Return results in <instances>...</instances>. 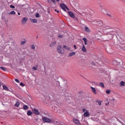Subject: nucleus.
<instances>
[{"label": "nucleus", "mask_w": 125, "mask_h": 125, "mask_svg": "<svg viewBox=\"0 0 125 125\" xmlns=\"http://www.w3.org/2000/svg\"><path fill=\"white\" fill-rule=\"evenodd\" d=\"M99 10L102 11V12L103 13V14H107V10L103 7L102 5H99Z\"/></svg>", "instance_id": "1"}, {"label": "nucleus", "mask_w": 125, "mask_h": 125, "mask_svg": "<svg viewBox=\"0 0 125 125\" xmlns=\"http://www.w3.org/2000/svg\"><path fill=\"white\" fill-rule=\"evenodd\" d=\"M42 121L43 123H47L48 124H50V123H51V119L46 117H43L42 118Z\"/></svg>", "instance_id": "2"}, {"label": "nucleus", "mask_w": 125, "mask_h": 125, "mask_svg": "<svg viewBox=\"0 0 125 125\" xmlns=\"http://www.w3.org/2000/svg\"><path fill=\"white\" fill-rule=\"evenodd\" d=\"M60 86H61L62 89H66L67 87V84L65 83V81H64L61 83Z\"/></svg>", "instance_id": "3"}, {"label": "nucleus", "mask_w": 125, "mask_h": 125, "mask_svg": "<svg viewBox=\"0 0 125 125\" xmlns=\"http://www.w3.org/2000/svg\"><path fill=\"white\" fill-rule=\"evenodd\" d=\"M62 48L61 46H58L57 48V51L60 54H63V52L62 51Z\"/></svg>", "instance_id": "4"}, {"label": "nucleus", "mask_w": 125, "mask_h": 125, "mask_svg": "<svg viewBox=\"0 0 125 125\" xmlns=\"http://www.w3.org/2000/svg\"><path fill=\"white\" fill-rule=\"evenodd\" d=\"M28 20V18H23L21 20V23L23 25H25L26 23H27V21Z\"/></svg>", "instance_id": "5"}, {"label": "nucleus", "mask_w": 125, "mask_h": 125, "mask_svg": "<svg viewBox=\"0 0 125 125\" xmlns=\"http://www.w3.org/2000/svg\"><path fill=\"white\" fill-rule=\"evenodd\" d=\"M32 112L35 115H39L40 114V111H39V110L36 108L32 109Z\"/></svg>", "instance_id": "6"}, {"label": "nucleus", "mask_w": 125, "mask_h": 125, "mask_svg": "<svg viewBox=\"0 0 125 125\" xmlns=\"http://www.w3.org/2000/svg\"><path fill=\"white\" fill-rule=\"evenodd\" d=\"M73 122L74 123H75V124H76V125H82L81 124V123H80V121H79V120L78 119H74L73 120Z\"/></svg>", "instance_id": "7"}, {"label": "nucleus", "mask_w": 125, "mask_h": 125, "mask_svg": "<svg viewBox=\"0 0 125 125\" xmlns=\"http://www.w3.org/2000/svg\"><path fill=\"white\" fill-rule=\"evenodd\" d=\"M90 88L92 89V92L94 93V94H97V92L96 91L95 88L93 87H90Z\"/></svg>", "instance_id": "8"}, {"label": "nucleus", "mask_w": 125, "mask_h": 125, "mask_svg": "<svg viewBox=\"0 0 125 125\" xmlns=\"http://www.w3.org/2000/svg\"><path fill=\"white\" fill-rule=\"evenodd\" d=\"M68 13L70 17H71L72 18H75V15H74V13H73V12L69 11Z\"/></svg>", "instance_id": "9"}, {"label": "nucleus", "mask_w": 125, "mask_h": 125, "mask_svg": "<svg viewBox=\"0 0 125 125\" xmlns=\"http://www.w3.org/2000/svg\"><path fill=\"white\" fill-rule=\"evenodd\" d=\"M75 55H76V52H72L69 54L68 56L69 57H72L73 56H75Z\"/></svg>", "instance_id": "10"}, {"label": "nucleus", "mask_w": 125, "mask_h": 125, "mask_svg": "<svg viewBox=\"0 0 125 125\" xmlns=\"http://www.w3.org/2000/svg\"><path fill=\"white\" fill-rule=\"evenodd\" d=\"M27 116H31V115H33V112L31 110H28L27 112Z\"/></svg>", "instance_id": "11"}, {"label": "nucleus", "mask_w": 125, "mask_h": 125, "mask_svg": "<svg viewBox=\"0 0 125 125\" xmlns=\"http://www.w3.org/2000/svg\"><path fill=\"white\" fill-rule=\"evenodd\" d=\"M2 86H3V89H4V90H6V91H8L9 90V89H8V87H7V86H6L4 85H3Z\"/></svg>", "instance_id": "12"}, {"label": "nucleus", "mask_w": 125, "mask_h": 125, "mask_svg": "<svg viewBox=\"0 0 125 125\" xmlns=\"http://www.w3.org/2000/svg\"><path fill=\"white\" fill-rule=\"evenodd\" d=\"M60 6L62 10H64V11H66V9H65V7H64V5H63V3L60 4Z\"/></svg>", "instance_id": "13"}, {"label": "nucleus", "mask_w": 125, "mask_h": 125, "mask_svg": "<svg viewBox=\"0 0 125 125\" xmlns=\"http://www.w3.org/2000/svg\"><path fill=\"white\" fill-rule=\"evenodd\" d=\"M99 86L101 87H102L103 88H104L105 87V86L104 85V83L102 82H101L99 84Z\"/></svg>", "instance_id": "14"}, {"label": "nucleus", "mask_w": 125, "mask_h": 125, "mask_svg": "<svg viewBox=\"0 0 125 125\" xmlns=\"http://www.w3.org/2000/svg\"><path fill=\"white\" fill-rule=\"evenodd\" d=\"M82 51H83V52H86V49L85 48L84 45H83V47L82 48Z\"/></svg>", "instance_id": "15"}, {"label": "nucleus", "mask_w": 125, "mask_h": 125, "mask_svg": "<svg viewBox=\"0 0 125 125\" xmlns=\"http://www.w3.org/2000/svg\"><path fill=\"white\" fill-rule=\"evenodd\" d=\"M23 110H28L29 109V106L27 105H23Z\"/></svg>", "instance_id": "16"}, {"label": "nucleus", "mask_w": 125, "mask_h": 125, "mask_svg": "<svg viewBox=\"0 0 125 125\" xmlns=\"http://www.w3.org/2000/svg\"><path fill=\"white\" fill-rule=\"evenodd\" d=\"M84 117H89V113L86 111V112L84 113Z\"/></svg>", "instance_id": "17"}, {"label": "nucleus", "mask_w": 125, "mask_h": 125, "mask_svg": "<svg viewBox=\"0 0 125 125\" xmlns=\"http://www.w3.org/2000/svg\"><path fill=\"white\" fill-rule=\"evenodd\" d=\"M56 44V42H53L50 44V47H53Z\"/></svg>", "instance_id": "18"}, {"label": "nucleus", "mask_w": 125, "mask_h": 125, "mask_svg": "<svg viewBox=\"0 0 125 125\" xmlns=\"http://www.w3.org/2000/svg\"><path fill=\"white\" fill-rule=\"evenodd\" d=\"M84 30L86 32H87L88 33H89V32H90V29H89V28H88V27H85Z\"/></svg>", "instance_id": "19"}, {"label": "nucleus", "mask_w": 125, "mask_h": 125, "mask_svg": "<svg viewBox=\"0 0 125 125\" xmlns=\"http://www.w3.org/2000/svg\"><path fill=\"white\" fill-rule=\"evenodd\" d=\"M15 106V107H19L20 106V103L19 102H16Z\"/></svg>", "instance_id": "20"}, {"label": "nucleus", "mask_w": 125, "mask_h": 125, "mask_svg": "<svg viewBox=\"0 0 125 125\" xmlns=\"http://www.w3.org/2000/svg\"><path fill=\"white\" fill-rule=\"evenodd\" d=\"M31 23H37L38 22V21H37V19H32L31 20Z\"/></svg>", "instance_id": "21"}, {"label": "nucleus", "mask_w": 125, "mask_h": 125, "mask_svg": "<svg viewBox=\"0 0 125 125\" xmlns=\"http://www.w3.org/2000/svg\"><path fill=\"white\" fill-rule=\"evenodd\" d=\"M8 14H11L12 15H15L16 14V12L14 11H12L10 13H8Z\"/></svg>", "instance_id": "22"}, {"label": "nucleus", "mask_w": 125, "mask_h": 125, "mask_svg": "<svg viewBox=\"0 0 125 125\" xmlns=\"http://www.w3.org/2000/svg\"><path fill=\"white\" fill-rule=\"evenodd\" d=\"M125 83L124 81H122L120 83V86H125Z\"/></svg>", "instance_id": "23"}, {"label": "nucleus", "mask_w": 125, "mask_h": 125, "mask_svg": "<svg viewBox=\"0 0 125 125\" xmlns=\"http://www.w3.org/2000/svg\"><path fill=\"white\" fill-rule=\"evenodd\" d=\"M97 23H98L97 25H98V26H102V25H103V23L101 21H97Z\"/></svg>", "instance_id": "24"}, {"label": "nucleus", "mask_w": 125, "mask_h": 125, "mask_svg": "<svg viewBox=\"0 0 125 125\" xmlns=\"http://www.w3.org/2000/svg\"><path fill=\"white\" fill-rule=\"evenodd\" d=\"M110 35H115L116 34V31H111L109 32Z\"/></svg>", "instance_id": "25"}, {"label": "nucleus", "mask_w": 125, "mask_h": 125, "mask_svg": "<svg viewBox=\"0 0 125 125\" xmlns=\"http://www.w3.org/2000/svg\"><path fill=\"white\" fill-rule=\"evenodd\" d=\"M63 48H65V49H67V50H70V48L67 47L66 45H63Z\"/></svg>", "instance_id": "26"}, {"label": "nucleus", "mask_w": 125, "mask_h": 125, "mask_svg": "<svg viewBox=\"0 0 125 125\" xmlns=\"http://www.w3.org/2000/svg\"><path fill=\"white\" fill-rule=\"evenodd\" d=\"M0 69H1V70H2L3 71H6V68H5V67H3V66H0Z\"/></svg>", "instance_id": "27"}, {"label": "nucleus", "mask_w": 125, "mask_h": 125, "mask_svg": "<svg viewBox=\"0 0 125 125\" xmlns=\"http://www.w3.org/2000/svg\"><path fill=\"white\" fill-rule=\"evenodd\" d=\"M31 48L35 50V49H36V46H35V45H31Z\"/></svg>", "instance_id": "28"}, {"label": "nucleus", "mask_w": 125, "mask_h": 125, "mask_svg": "<svg viewBox=\"0 0 125 125\" xmlns=\"http://www.w3.org/2000/svg\"><path fill=\"white\" fill-rule=\"evenodd\" d=\"M62 5H63L64 7H65V8H66V9H67V10H69V8H68V7H67V6H66V5L65 4L62 3Z\"/></svg>", "instance_id": "29"}, {"label": "nucleus", "mask_w": 125, "mask_h": 125, "mask_svg": "<svg viewBox=\"0 0 125 125\" xmlns=\"http://www.w3.org/2000/svg\"><path fill=\"white\" fill-rule=\"evenodd\" d=\"M110 92H111V90H109V89H108V90H107L106 91V93L107 94H110Z\"/></svg>", "instance_id": "30"}, {"label": "nucleus", "mask_w": 125, "mask_h": 125, "mask_svg": "<svg viewBox=\"0 0 125 125\" xmlns=\"http://www.w3.org/2000/svg\"><path fill=\"white\" fill-rule=\"evenodd\" d=\"M96 102L97 103H98V104L100 106L101 105V101H96Z\"/></svg>", "instance_id": "31"}, {"label": "nucleus", "mask_w": 125, "mask_h": 125, "mask_svg": "<svg viewBox=\"0 0 125 125\" xmlns=\"http://www.w3.org/2000/svg\"><path fill=\"white\" fill-rule=\"evenodd\" d=\"M32 70H33V71H36V70H38V68L35 67V66H33L32 67Z\"/></svg>", "instance_id": "32"}, {"label": "nucleus", "mask_w": 125, "mask_h": 125, "mask_svg": "<svg viewBox=\"0 0 125 125\" xmlns=\"http://www.w3.org/2000/svg\"><path fill=\"white\" fill-rule=\"evenodd\" d=\"M20 85H21V86H25V85L24 83H21Z\"/></svg>", "instance_id": "33"}, {"label": "nucleus", "mask_w": 125, "mask_h": 125, "mask_svg": "<svg viewBox=\"0 0 125 125\" xmlns=\"http://www.w3.org/2000/svg\"><path fill=\"white\" fill-rule=\"evenodd\" d=\"M36 18H39V17H40V14H39V13H37L36 15Z\"/></svg>", "instance_id": "34"}, {"label": "nucleus", "mask_w": 125, "mask_h": 125, "mask_svg": "<svg viewBox=\"0 0 125 125\" xmlns=\"http://www.w3.org/2000/svg\"><path fill=\"white\" fill-rule=\"evenodd\" d=\"M83 40L84 42H87V39H86V38H83Z\"/></svg>", "instance_id": "35"}, {"label": "nucleus", "mask_w": 125, "mask_h": 125, "mask_svg": "<svg viewBox=\"0 0 125 125\" xmlns=\"http://www.w3.org/2000/svg\"><path fill=\"white\" fill-rule=\"evenodd\" d=\"M15 81L16 82V83H20V81H19V80H18V79H15Z\"/></svg>", "instance_id": "36"}, {"label": "nucleus", "mask_w": 125, "mask_h": 125, "mask_svg": "<svg viewBox=\"0 0 125 125\" xmlns=\"http://www.w3.org/2000/svg\"><path fill=\"white\" fill-rule=\"evenodd\" d=\"M26 43V41H21V44H24Z\"/></svg>", "instance_id": "37"}, {"label": "nucleus", "mask_w": 125, "mask_h": 125, "mask_svg": "<svg viewBox=\"0 0 125 125\" xmlns=\"http://www.w3.org/2000/svg\"><path fill=\"white\" fill-rule=\"evenodd\" d=\"M10 7H11V8H15V6L12 5H10Z\"/></svg>", "instance_id": "38"}, {"label": "nucleus", "mask_w": 125, "mask_h": 125, "mask_svg": "<svg viewBox=\"0 0 125 125\" xmlns=\"http://www.w3.org/2000/svg\"><path fill=\"white\" fill-rule=\"evenodd\" d=\"M58 37L60 38H63V35H58Z\"/></svg>", "instance_id": "39"}, {"label": "nucleus", "mask_w": 125, "mask_h": 125, "mask_svg": "<svg viewBox=\"0 0 125 125\" xmlns=\"http://www.w3.org/2000/svg\"><path fill=\"white\" fill-rule=\"evenodd\" d=\"M55 11H56V12H57V13H59V11H57V9H55Z\"/></svg>", "instance_id": "40"}, {"label": "nucleus", "mask_w": 125, "mask_h": 125, "mask_svg": "<svg viewBox=\"0 0 125 125\" xmlns=\"http://www.w3.org/2000/svg\"><path fill=\"white\" fill-rule=\"evenodd\" d=\"M73 46H74L75 49H77V47H76V45H74Z\"/></svg>", "instance_id": "41"}, {"label": "nucleus", "mask_w": 125, "mask_h": 125, "mask_svg": "<svg viewBox=\"0 0 125 125\" xmlns=\"http://www.w3.org/2000/svg\"><path fill=\"white\" fill-rule=\"evenodd\" d=\"M52 0L54 2V3H56V1H55V0Z\"/></svg>", "instance_id": "42"}, {"label": "nucleus", "mask_w": 125, "mask_h": 125, "mask_svg": "<svg viewBox=\"0 0 125 125\" xmlns=\"http://www.w3.org/2000/svg\"><path fill=\"white\" fill-rule=\"evenodd\" d=\"M106 14H107V15L108 16H109V17H111V15H110V14H107V13H106Z\"/></svg>", "instance_id": "43"}, {"label": "nucleus", "mask_w": 125, "mask_h": 125, "mask_svg": "<svg viewBox=\"0 0 125 125\" xmlns=\"http://www.w3.org/2000/svg\"><path fill=\"white\" fill-rule=\"evenodd\" d=\"M84 42L85 45H86V44H87V42Z\"/></svg>", "instance_id": "44"}, {"label": "nucleus", "mask_w": 125, "mask_h": 125, "mask_svg": "<svg viewBox=\"0 0 125 125\" xmlns=\"http://www.w3.org/2000/svg\"><path fill=\"white\" fill-rule=\"evenodd\" d=\"M105 105L107 106V105H109V102H107V103L105 104Z\"/></svg>", "instance_id": "45"}, {"label": "nucleus", "mask_w": 125, "mask_h": 125, "mask_svg": "<svg viewBox=\"0 0 125 125\" xmlns=\"http://www.w3.org/2000/svg\"><path fill=\"white\" fill-rule=\"evenodd\" d=\"M84 111H86V110L85 108L83 109V112H84Z\"/></svg>", "instance_id": "46"}, {"label": "nucleus", "mask_w": 125, "mask_h": 125, "mask_svg": "<svg viewBox=\"0 0 125 125\" xmlns=\"http://www.w3.org/2000/svg\"><path fill=\"white\" fill-rule=\"evenodd\" d=\"M92 64H93V65H95V63L93 62Z\"/></svg>", "instance_id": "47"}, {"label": "nucleus", "mask_w": 125, "mask_h": 125, "mask_svg": "<svg viewBox=\"0 0 125 125\" xmlns=\"http://www.w3.org/2000/svg\"><path fill=\"white\" fill-rule=\"evenodd\" d=\"M18 15H21L20 13H19V12L18 13Z\"/></svg>", "instance_id": "48"}, {"label": "nucleus", "mask_w": 125, "mask_h": 125, "mask_svg": "<svg viewBox=\"0 0 125 125\" xmlns=\"http://www.w3.org/2000/svg\"><path fill=\"white\" fill-rule=\"evenodd\" d=\"M1 86V84L0 83V87Z\"/></svg>", "instance_id": "49"}, {"label": "nucleus", "mask_w": 125, "mask_h": 125, "mask_svg": "<svg viewBox=\"0 0 125 125\" xmlns=\"http://www.w3.org/2000/svg\"><path fill=\"white\" fill-rule=\"evenodd\" d=\"M38 120H39L38 119H36V121H38Z\"/></svg>", "instance_id": "50"}, {"label": "nucleus", "mask_w": 125, "mask_h": 125, "mask_svg": "<svg viewBox=\"0 0 125 125\" xmlns=\"http://www.w3.org/2000/svg\"><path fill=\"white\" fill-rule=\"evenodd\" d=\"M57 0V1H59V0Z\"/></svg>", "instance_id": "51"}, {"label": "nucleus", "mask_w": 125, "mask_h": 125, "mask_svg": "<svg viewBox=\"0 0 125 125\" xmlns=\"http://www.w3.org/2000/svg\"><path fill=\"white\" fill-rule=\"evenodd\" d=\"M38 36H37V37H36V39H38Z\"/></svg>", "instance_id": "52"}, {"label": "nucleus", "mask_w": 125, "mask_h": 125, "mask_svg": "<svg viewBox=\"0 0 125 125\" xmlns=\"http://www.w3.org/2000/svg\"><path fill=\"white\" fill-rule=\"evenodd\" d=\"M124 49L125 50V46H124Z\"/></svg>", "instance_id": "53"}, {"label": "nucleus", "mask_w": 125, "mask_h": 125, "mask_svg": "<svg viewBox=\"0 0 125 125\" xmlns=\"http://www.w3.org/2000/svg\"><path fill=\"white\" fill-rule=\"evenodd\" d=\"M106 28V29H108V28H107V27H105Z\"/></svg>", "instance_id": "54"}]
</instances>
